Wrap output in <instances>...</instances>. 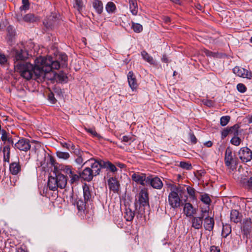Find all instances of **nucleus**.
I'll return each mask as SVG.
<instances>
[{"instance_id":"nucleus-1","label":"nucleus","mask_w":252,"mask_h":252,"mask_svg":"<svg viewBox=\"0 0 252 252\" xmlns=\"http://www.w3.org/2000/svg\"><path fill=\"white\" fill-rule=\"evenodd\" d=\"M60 67L59 62L53 61L50 56L37 58L34 65L29 63H15V69L27 80L34 77L35 78L44 79L47 73L53 69H58Z\"/></svg>"},{"instance_id":"nucleus-2","label":"nucleus","mask_w":252,"mask_h":252,"mask_svg":"<svg viewBox=\"0 0 252 252\" xmlns=\"http://www.w3.org/2000/svg\"><path fill=\"white\" fill-rule=\"evenodd\" d=\"M185 191L184 188L181 186H174L171 188V191L168 196V201L172 208L176 209L180 206L181 198Z\"/></svg>"},{"instance_id":"nucleus-3","label":"nucleus","mask_w":252,"mask_h":252,"mask_svg":"<svg viewBox=\"0 0 252 252\" xmlns=\"http://www.w3.org/2000/svg\"><path fill=\"white\" fill-rule=\"evenodd\" d=\"M101 160H96L94 158H91L86 161L84 164H87L90 166L92 172L95 176L100 173L101 169L102 168Z\"/></svg>"},{"instance_id":"nucleus-4","label":"nucleus","mask_w":252,"mask_h":252,"mask_svg":"<svg viewBox=\"0 0 252 252\" xmlns=\"http://www.w3.org/2000/svg\"><path fill=\"white\" fill-rule=\"evenodd\" d=\"M238 156L242 162H247L252 159V152L248 147H243L239 150Z\"/></svg>"},{"instance_id":"nucleus-5","label":"nucleus","mask_w":252,"mask_h":252,"mask_svg":"<svg viewBox=\"0 0 252 252\" xmlns=\"http://www.w3.org/2000/svg\"><path fill=\"white\" fill-rule=\"evenodd\" d=\"M101 166L102 168L105 169L107 171V177L115 175L118 171L116 166L109 161L101 160Z\"/></svg>"},{"instance_id":"nucleus-6","label":"nucleus","mask_w":252,"mask_h":252,"mask_svg":"<svg viewBox=\"0 0 252 252\" xmlns=\"http://www.w3.org/2000/svg\"><path fill=\"white\" fill-rule=\"evenodd\" d=\"M201 215L199 217H191V226L196 229H199L202 227L203 219L205 217V214L208 213L206 210H202Z\"/></svg>"},{"instance_id":"nucleus-7","label":"nucleus","mask_w":252,"mask_h":252,"mask_svg":"<svg viewBox=\"0 0 252 252\" xmlns=\"http://www.w3.org/2000/svg\"><path fill=\"white\" fill-rule=\"evenodd\" d=\"M12 55L14 58V64L20 63V61H25L28 57V52L24 50H14L12 51Z\"/></svg>"},{"instance_id":"nucleus-8","label":"nucleus","mask_w":252,"mask_h":252,"mask_svg":"<svg viewBox=\"0 0 252 252\" xmlns=\"http://www.w3.org/2000/svg\"><path fill=\"white\" fill-rule=\"evenodd\" d=\"M233 73L238 76L251 79L252 78V73L249 70L239 67L235 66L233 69Z\"/></svg>"},{"instance_id":"nucleus-9","label":"nucleus","mask_w":252,"mask_h":252,"mask_svg":"<svg viewBox=\"0 0 252 252\" xmlns=\"http://www.w3.org/2000/svg\"><path fill=\"white\" fill-rule=\"evenodd\" d=\"M148 185H150L154 189H160L163 187V183L158 177H153L152 176H149L147 183V186Z\"/></svg>"},{"instance_id":"nucleus-10","label":"nucleus","mask_w":252,"mask_h":252,"mask_svg":"<svg viewBox=\"0 0 252 252\" xmlns=\"http://www.w3.org/2000/svg\"><path fill=\"white\" fill-rule=\"evenodd\" d=\"M132 180L143 186H147L148 176L142 173H134L131 176Z\"/></svg>"},{"instance_id":"nucleus-11","label":"nucleus","mask_w":252,"mask_h":252,"mask_svg":"<svg viewBox=\"0 0 252 252\" xmlns=\"http://www.w3.org/2000/svg\"><path fill=\"white\" fill-rule=\"evenodd\" d=\"M30 140L26 138H22L15 144V148L20 150L27 152L31 148Z\"/></svg>"},{"instance_id":"nucleus-12","label":"nucleus","mask_w":252,"mask_h":252,"mask_svg":"<svg viewBox=\"0 0 252 252\" xmlns=\"http://www.w3.org/2000/svg\"><path fill=\"white\" fill-rule=\"evenodd\" d=\"M138 201L140 206H149L148 193L146 189H141L139 194Z\"/></svg>"},{"instance_id":"nucleus-13","label":"nucleus","mask_w":252,"mask_h":252,"mask_svg":"<svg viewBox=\"0 0 252 252\" xmlns=\"http://www.w3.org/2000/svg\"><path fill=\"white\" fill-rule=\"evenodd\" d=\"M197 209L194 208L190 203H186L183 208V213L187 217L191 218L196 214Z\"/></svg>"},{"instance_id":"nucleus-14","label":"nucleus","mask_w":252,"mask_h":252,"mask_svg":"<svg viewBox=\"0 0 252 252\" xmlns=\"http://www.w3.org/2000/svg\"><path fill=\"white\" fill-rule=\"evenodd\" d=\"M108 179V185L109 189L114 192L118 191L119 189L120 184L115 177H109Z\"/></svg>"},{"instance_id":"nucleus-15","label":"nucleus","mask_w":252,"mask_h":252,"mask_svg":"<svg viewBox=\"0 0 252 252\" xmlns=\"http://www.w3.org/2000/svg\"><path fill=\"white\" fill-rule=\"evenodd\" d=\"M94 176L92 172L90 167L85 168L80 174V177L84 180L88 182L91 181Z\"/></svg>"},{"instance_id":"nucleus-16","label":"nucleus","mask_w":252,"mask_h":252,"mask_svg":"<svg viewBox=\"0 0 252 252\" xmlns=\"http://www.w3.org/2000/svg\"><path fill=\"white\" fill-rule=\"evenodd\" d=\"M204 220V227L205 230L209 231L212 230L215 223L213 218L205 215Z\"/></svg>"},{"instance_id":"nucleus-17","label":"nucleus","mask_w":252,"mask_h":252,"mask_svg":"<svg viewBox=\"0 0 252 252\" xmlns=\"http://www.w3.org/2000/svg\"><path fill=\"white\" fill-rule=\"evenodd\" d=\"M55 178L57 180L58 188L63 189L67 184L66 177L62 174H58Z\"/></svg>"},{"instance_id":"nucleus-18","label":"nucleus","mask_w":252,"mask_h":252,"mask_svg":"<svg viewBox=\"0 0 252 252\" xmlns=\"http://www.w3.org/2000/svg\"><path fill=\"white\" fill-rule=\"evenodd\" d=\"M9 170L12 175H17L21 170V166L18 161H14L10 164Z\"/></svg>"},{"instance_id":"nucleus-19","label":"nucleus","mask_w":252,"mask_h":252,"mask_svg":"<svg viewBox=\"0 0 252 252\" xmlns=\"http://www.w3.org/2000/svg\"><path fill=\"white\" fill-rule=\"evenodd\" d=\"M127 80L129 87L132 90L135 89L137 87L136 80L132 71H129L127 74Z\"/></svg>"},{"instance_id":"nucleus-20","label":"nucleus","mask_w":252,"mask_h":252,"mask_svg":"<svg viewBox=\"0 0 252 252\" xmlns=\"http://www.w3.org/2000/svg\"><path fill=\"white\" fill-rule=\"evenodd\" d=\"M56 18L54 14L51 15L43 21V24L47 28H51L55 24Z\"/></svg>"},{"instance_id":"nucleus-21","label":"nucleus","mask_w":252,"mask_h":252,"mask_svg":"<svg viewBox=\"0 0 252 252\" xmlns=\"http://www.w3.org/2000/svg\"><path fill=\"white\" fill-rule=\"evenodd\" d=\"M224 159L225 165L227 167H229L233 160V158L232 153L229 149L226 150Z\"/></svg>"},{"instance_id":"nucleus-22","label":"nucleus","mask_w":252,"mask_h":252,"mask_svg":"<svg viewBox=\"0 0 252 252\" xmlns=\"http://www.w3.org/2000/svg\"><path fill=\"white\" fill-rule=\"evenodd\" d=\"M88 201L83 200L82 198H78L76 201L77 208L80 213H85L86 209V204Z\"/></svg>"},{"instance_id":"nucleus-23","label":"nucleus","mask_w":252,"mask_h":252,"mask_svg":"<svg viewBox=\"0 0 252 252\" xmlns=\"http://www.w3.org/2000/svg\"><path fill=\"white\" fill-rule=\"evenodd\" d=\"M128 3L131 13L133 15H136L138 10L137 0H128Z\"/></svg>"},{"instance_id":"nucleus-24","label":"nucleus","mask_w":252,"mask_h":252,"mask_svg":"<svg viewBox=\"0 0 252 252\" xmlns=\"http://www.w3.org/2000/svg\"><path fill=\"white\" fill-rule=\"evenodd\" d=\"M48 187L50 190L55 191L58 188L57 180L54 177L50 176L48 178Z\"/></svg>"},{"instance_id":"nucleus-25","label":"nucleus","mask_w":252,"mask_h":252,"mask_svg":"<svg viewBox=\"0 0 252 252\" xmlns=\"http://www.w3.org/2000/svg\"><path fill=\"white\" fill-rule=\"evenodd\" d=\"M83 197L85 201H89L92 198V193L90 190L89 187L86 185L83 187Z\"/></svg>"},{"instance_id":"nucleus-26","label":"nucleus","mask_w":252,"mask_h":252,"mask_svg":"<svg viewBox=\"0 0 252 252\" xmlns=\"http://www.w3.org/2000/svg\"><path fill=\"white\" fill-rule=\"evenodd\" d=\"M93 6L98 14H100L102 13L103 7L101 1L99 0H94L93 2Z\"/></svg>"},{"instance_id":"nucleus-27","label":"nucleus","mask_w":252,"mask_h":252,"mask_svg":"<svg viewBox=\"0 0 252 252\" xmlns=\"http://www.w3.org/2000/svg\"><path fill=\"white\" fill-rule=\"evenodd\" d=\"M230 219L235 223L239 222L241 220V218L239 212L236 210H232L230 213Z\"/></svg>"},{"instance_id":"nucleus-28","label":"nucleus","mask_w":252,"mask_h":252,"mask_svg":"<svg viewBox=\"0 0 252 252\" xmlns=\"http://www.w3.org/2000/svg\"><path fill=\"white\" fill-rule=\"evenodd\" d=\"M10 148L9 146H5L3 148V160L5 162H9Z\"/></svg>"},{"instance_id":"nucleus-29","label":"nucleus","mask_w":252,"mask_h":252,"mask_svg":"<svg viewBox=\"0 0 252 252\" xmlns=\"http://www.w3.org/2000/svg\"><path fill=\"white\" fill-rule=\"evenodd\" d=\"M135 216L134 212L129 208H127L125 210V218L126 221H131L133 220Z\"/></svg>"},{"instance_id":"nucleus-30","label":"nucleus","mask_w":252,"mask_h":252,"mask_svg":"<svg viewBox=\"0 0 252 252\" xmlns=\"http://www.w3.org/2000/svg\"><path fill=\"white\" fill-rule=\"evenodd\" d=\"M141 56H142L143 59L150 64H154L155 63V62L153 57L148 54L146 51H143L141 52Z\"/></svg>"},{"instance_id":"nucleus-31","label":"nucleus","mask_w":252,"mask_h":252,"mask_svg":"<svg viewBox=\"0 0 252 252\" xmlns=\"http://www.w3.org/2000/svg\"><path fill=\"white\" fill-rule=\"evenodd\" d=\"M23 19L27 22H34L39 20V18L35 16L34 14L32 13H29L24 16Z\"/></svg>"},{"instance_id":"nucleus-32","label":"nucleus","mask_w":252,"mask_h":252,"mask_svg":"<svg viewBox=\"0 0 252 252\" xmlns=\"http://www.w3.org/2000/svg\"><path fill=\"white\" fill-rule=\"evenodd\" d=\"M68 176L70 179L69 182L71 184L77 183L80 177V174H76L74 170L71 172V174H69Z\"/></svg>"},{"instance_id":"nucleus-33","label":"nucleus","mask_w":252,"mask_h":252,"mask_svg":"<svg viewBox=\"0 0 252 252\" xmlns=\"http://www.w3.org/2000/svg\"><path fill=\"white\" fill-rule=\"evenodd\" d=\"M83 6L82 0H74V7L77 10L79 14L81 13Z\"/></svg>"},{"instance_id":"nucleus-34","label":"nucleus","mask_w":252,"mask_h":252,"mask_svg":"<svg viewBox=\"0 0 252 252\" xmlns=\"http://www.w3.org/2000/svg\"><path fill=\"white\" fill-rule=\"evenodd\" d=\"M228 129L230 134H232L233 136H238L240 133L239 131V126L238 125H235L229 127Z\"/></svg>"},{"instance_id":"nucleus-35","label":"nucleus","mask_w":252,"mask_h":252,"mask_svg":"<svg viewBox=\"0 0 252 252\" xmlns=\"http://www.w3.org/2000/svg\"><path fill=\"white\" fill-rule=\"evenodd\" d=\"M131 28L133 29L134 32L136 33H140L143 30V27L141 25L133 22H131Z\"/></svg>"},{"instance_id":"nucleus-36","label":"nucleus","mask_w":252,"mask_h":252,"mask_svg":"<svg viewBox=\"0 0 252 252\" xmlns=\"http://www.w3.org/2000/svg\"><path fill=\"white\" fill-rule=\"evenodd\" d=\"M55 78L60 82L66 81L67 76L66 74L63 72H60L59 73L54 74Z\"/></svg>"},{"instance_id":"nucleus-37","label":"nucleus","mask_w":252,"mask_h":252,"mask_svg":"<svg viewBox=\"0 0 252 252\" xmlns=\"http://www.w3.org/2000/svg\"><path fill=\"white\" fill-rule=\"evenodd\" d=\"M106 10L109 13H113L116 10V6L112 2H109L106 5Z\"/></svg>"},{"instance_id":"nucleus-38","label":"nucleus","mask_w":252,"mask_h":252,"mask_svg":"<svg viewBox=\"0 0 252 252\" xmlns=\"http://www.w3.org/2000/svg\"><path fill=\"white\" fill-rule=\"evenodd\" d=\"M231 232V227L229 225H223L222 229V235L226 237Z\"/></svg>"},{"instance_id":"nucleus-39","label":"nucleus","mask_w":252,"mask_h":252,"mask_svg":"<svg viewBox=\"0 0 252 252\" xmlns=\"http://www.w3.org/2000/svg\"><path fill=\"white\" fill-rule=\"evenodd\" d=\"M56 154L58 158L64 160L67 159L70 157L69 154L67 152L57 151Z\"/></svg>"},{"instance_id":"nucleus-40","label":"nucleus","mask_w":252,"mask_h":252,"mask_svg":"<svg viewBox=\"0 0 252 252\" xmlns=\"http://www.w3.org/2000/svg\"><path fill=\"white\" fill-rule=\"evenodd\" d=\"M187 191L191 199L193 200L196 199V197L195 196V190L194 188L189 186L187 188Z\"/></svg>"},{"instance_id":"nucleus-41","label":"nucleus","mask_w":252,"mask_h":252,"mask_svg":"<svg viewBox=\"0 0 252 252\" xmlns=\"http://www.w3.org/2000/svg\"><path fill=\"white\" fill-rule=\"evenodd\" d=\"M201 201L203 202L204 204L206 205H210L211 200L209 196V195L207 193H204L201 195L200 198Z\"/></svg>"},{"instance_id":"nucleus-42","label":"nucleus","mask_w":252,"mask_h":252,"mask_svg":"<svg viewBox=\"0 0 252 252\" xmlns=\"http://www.w3.org/2000/svg\"><path fill=\"white\" fill-rule=\"evenodd\" d=\"M230 120L229 116H224L220 118V124L221 126H224L227 125Z\"/></svg>"},{"instance_id":"nucleus-43","label":"nucleus","mask_w":252,"mask_h":252,"mask_svg":"<svg viewBox=\"0 0 252 252\" xmlns=\"http://www.w3.org/2000/svg\"><path fill=\"white\" fill-rule=\"evenodd\" d=\"M1 133V139L2 141L5 142L7 140L9 143H13L12 140L8 137L7 133L5 130L2 129Z\"/></svg>"},{"instance_id":"nucleus-44","label":"nucleus","mask_w":252,"mask_h":252,"mask_svg":"<svg viewBox=\"0 0 252 252\" xmlns=\"http://www.w3.org/2000/svg\"><path fill=\"white\" fill-rule=\"evenodd\" d=\"M241 142V139L238 136H233L230 140V143L236 146H239Z\"/></svg>"},{"instance_id":"nucleus-45","label":"nucleus","mask_w":252,"mask_h":252,"mask_svg":"<svg viewBox=\"0 0 252 252\" xmlns=\"http://www.w3.org/2000/svg\"><path fill=\"white\" fill-rule=\"evenodd\" d=\"M237 89L239 92L244 93L246 91L247 88L243 84L239 83L237 85Z\"/></svg>"},{"instance_id":"nucleus-46","label":"nucleus","mask_w":252,"mask_h":252,"mask_svg":"<svg viewBox=\"0 0 252 252\" xmlns=\"http://www.w3.org/2000/svg\"><path fill=\"white\" fill-rule=\"evenodd\" d=\"M62 171L65 173L66 175L71 174V172L74 170L71 167L69 166H65L62 168Z\"/></svg>"},{"instance_id":"nucleus-47","label":"nucleus","mask_w":252,"mask_h":252,"mask_svg":"<svg viewBox=\"0 0 252 252\" xmlns=\"http://www.w3.org/2000/svg\"><path fill=\"white\" fill-rule=\"evenodd\" d=\"M180 166L181 167H182L183 169H189L191 168V164L186 162H183L181 161L180 163Z\"/></svg>"},{"instance_id":"nucleus-48","label":"nucleus","mask_w":252,"mask_h":252,"mask_svg":"<svg viewBox=\"0 0 252 252\" xmlns=\"http://www.w3.org/2000/svg\"><path fill=\"white\" fill-rule=\"evenodd\" d=\"M22 6L20 7V9L22 10H27L29 7V3L28 0H22Z\"/></svg>"},{"instance_id":"nucleus-49","label":"nucleus","mask_w":252,"mask_h":252,"mask_svg":"<svg viewBox=\"0 0 252 252\" xmlns=\"http://www.w3.org/2000/svg\"><path fill=\"white\" fill-rule=\"evenodd\" d=\"M59 59L61 60L62 63L64 65L67 61V57L65 54H61L59 55Z\"/></svg>"},{"instance_id":"nucleus-50","label":"nucleus","mask_w":252,"mask_h":252,"mask_svg":"<svg viewBox=\"0 0 252 252\" xmlns=\"http://www.w3.org/2000/svg\"><path fill=\"white\" fill-rule=\"evenodd\" d=\"M85 130H86V131L87 132H88V133H90V134H91L94 136H95V137L98 136V134L97 133V132H96L95 129H94V128H86Z\"/></svg>"},{"instance_id":"nucleus-51","label":"nucleus","mask_w":252,"mask_h":252,"mask_svg":"<svg viewBox=\"0 0 252 252\" xmlns=\"http://www.w3.org/2000/svg\"><path fill=\"white\" fill-rule=\"evenodd\" d=\"M7 62V58L3 54H0V64L1 65L5 64Z\"/></svg>"},{"instance_id":"nucleus-52","label":"nucleus","mask_w":252,"mask_h":252,"mask_svg":"<svg viewBox=\"0 0 252 252\" xmlns=\"http://www.w3.org/2000/svg\"><path fill=\"white\" fill-rule=\"evenodd\" d=\"M133 141V139L131 137L128 136H124L123 137V141L129 144L131 143Z\"/></svg>"},{"instance_id":"nucleus-53","label":"nucleus","mask_w":252,"mask_h":252,"mask_svg":"<svg viewBox=\"0 0 252 252\" xmlns=\"http://www.w3.org/2000/svg\"><path fill=\"white\" fill-rule=\"evenodd\" d=\"M189 137L190 142L192 144H196L197 142V139L193 133L190 132L189 133Z\"/></svg>"},{"instance_id":"nucleus-54","label":"nucleus","mask_w":252,"mask_h":252,"mask_svg":"<svg viewBox=\"0 0 252 252\" xmlns=\"http://www.w3.org/2000/svg\"><path fill=\"white\" fill-rule=\"evenodd\" d=\"M229 134H230V132L228 128H226L225 129H224L221 131V138L224 139L225 137H226Z\"/></svg>"},{"instance_id":"nucleus-55","label":"nucleus","mask_w":252,"mask_h":252,"mask_svg":"<svg viewBox=\"0 0 252 252\" xmlns=\"http://www.w3.org/2000/svg\"><path fill=\"white\" fill-rule=\"evenodd\" d=\"M204 53L208 57H216L217 56V54L216 53L212 52L207 49L204 50Z\"/></svg>"},{"instance_id":"nucleus-56","label":"nucleus","mask_w":252,"mask_h":252,"mask_svg":"<svg viewBox=\"0 0 252 252\" xmlns=\"http://www.w3.org/2000/svg\"><path fill=\"white\" fill-rule=\"evenodd\" d=\"M75 161H76L77 164H78L79 165H80V164H81L83 163V159L80 156V157H78L76 158Z\"/></svg>"},{"instance_id":"nucleus-57","label":"nucleus","mask_w":252,"mask_h":252,"mask_svg":"<svg viewBox=\"0 0 252 252\" xmlns=\"http://www.w3.org/2000/svg\"><path fill=\"white\" fill-rule=\"evenodd\" d=\"M162 19L166 24H169L170 22V18L168 16H164L162 17Z\"/></svg>"},{"instance_id":"nucleus-58","label":"nucleus","mask_w":252,"mask_h":252,"mask_svg":"<svg viewBox=\"0 0 252 252\" xmlns=\"http://www.w3.org/2000/svg\"><path fill=\"white\" fill-rule=\"evenodd\" d=\"M49 99L52 104L55 103L56 99L52 94H51L49 95Z\"/></svg>"},{"instance_id":"nucleus-59","label":"nucleus","mask_w":252,"mask_h":252,"mask_svg":"<svg viewBox=\"0 0 252 252\" xmlns=\"http://www.w3.org/2000/svg\"><path fill=\"white\" fill-rule=\"evenodd\" d=\"M204 102L206 105L209 107H210L213 105V102L211 100H206L204 101Z\"/></svg>"},{"instance_id":"nucleus-60","label":"nucleus","mask_w":252,"mask_h":252,"mask_svg":"<svg viewBox=\"0 0 252 252\" xmlns=\"http://www.w3.org/2000/svg\"><path fill=\"white\" fill-rule=\"evenodd\" d=\"M161 61L165 63H168L169 62L168 59L165 55L162 56V57L161 58Z\"/></svg>"},{"instance_id":"nucleus-61","label":"nucleus","mask_w":252,"mask_h":252,"mask_svg":"<svg viewBox=\"0 0 252 252\" xmlns=\"http://www.w3.org/2000/svg\"><path fill=\"white\" fill-rule=\"evenodd\" d=\"M211 252H220V250L215 246H212L211 247Z\"/></svg>"},{"instance_id":"nucleus-62","label":"nucleus","mask_w":252,"mask_h":252,"mask_svg":"<svg viewBox=\"0 0 252 252\" xmlns=\"http://www.w3.org/2000/svg\"><path fill=\"white\" fill-rule=\"evenodd\" d=\"M204 145L207 147H211L212 146V142L208 141L204 143Z\"/></svg>"},{"instance_id":"nucleus-63","label":"nucleus","mask_w":252,"mask_h":252,"mask_svg":"<svg viewBox=\"0 0 252 252\" xmlns=\"http://www.w3.org/2000/svg\"><path fill=\"white\" fill-rule=\"evenodd\" d=\"M248 185L249 187L252 188V177L249 179L248 181Z\"/></svg>"},{"instance_id":"nucleus-64","label":"nucleus","mask_w":252,"mask_h":252,"mask_svg":"<svg viewBox=\"0 0 252 252\" xmlns=\"http://www.w3.org/2000/svg\"><path fill=\"white\" fill-rule=\"evenodd\" d=\"M16 252H27L22 248H18L17 249Z\"/></svg>"}]
</instances>
